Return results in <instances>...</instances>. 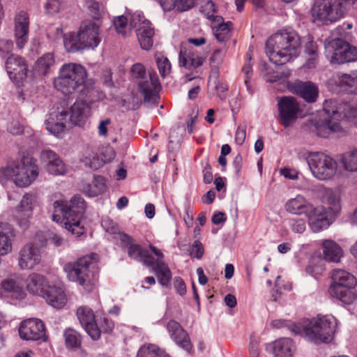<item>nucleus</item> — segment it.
I'll list each match as a JSON object with an SVG mask.
<instances>
[{"label": "nucleus", "instance_id": "72a5a7b5", "mask_svg": "<svg viewBox=\"0 0 357 357\" xmlns=\"http://www.w3.org/2000/svg\"><path fill=\"white\" fill-rule=\"evenodd\" d=\"M66 112L50 114L45 121L46 129L51 134H61L66 130Z\"/></svg>", "mask_w": 357, "mask_h": 357}, {"label": "nucleus", "instance_id": "774afa93", "mask_svg": "<svg viewBox=\"0 0 357 357\" xmlns=\"http://www.w3.org/2000/svg\"><path fill=\"white\" fill-rule=\"evenodd\" d=\"M8 322L5 316L0 312V347L4 344L5 335L4 328L7 326Z\"/></svg>", "mask_w": 357, "mask_h": 357}, {"label": "nucleus", "instance_id": "6e6d98bb", "mask_svg": "<svg viewBox=\"0 0 357 357\" xmlns=\"http://www.w3.org/2000/svg\"><path fill=\"white\" fill-rule=\"evenodd\" d=\"M204 252V249L202 243L199 240L195 241L190 250V257L192 258L200 259L202 258Z\"/></svg>", "mask_w": 357, "mask_h": 357}, {"label": "nucleus", "instance_id": "423d86ee", "mask_svg": "<svg viewBox=\"0 0 357 357\" xmlns=\"http://www.w3.org/2000/svg\"><path fill=\"white\" fill-rule=\"evenodd\" d=\"M101 42L100 24L93 21L83 22L78 31L63 35V44L67 52H76L95 49Z\"/></svg>", "mask_w": 357, "mask_h": 357}, {"label": "nucleus", "instance_id": "de8ad7c7", "mask_svg": "<svg viewBox=\"0 0 357 357\" xmlns=\"http://www.w3.org/2000/svg\"><path fill=\"white\" fill-rule=\"evenodd\" d=\"M98 329L100 331V337L101 333H109L114 328V321L108 317L105 314L100 316L97 315Z\"/></svg>", "mask_w": 357, "mask_h": 357}, {"label": "nucleus", "instance_id": "5fc2aeb1", "mask_svg": "<svg viewBox=\"0 0 357 357\" xmlns=\"http://www.w3.org/2000/svg\"><path fill=\"white\" fill-rule=\"evenodd\" d=\"M15 165H8L0 169V183L6 182L12 178L15 181Z\"/></svg>", "mask_w": 357, "mask_h": 357}, {"label": "nucleus", "instance_id": "6e6552de", "mask_svg": "<svg viewBox=\"0 0 357 357\" xmlns=\"http://www.w3.org/2000/svg\"><path fill=\"white\" fill-rule=\"evenodd\" d=\"M357 280L351 273L342 270H334L332 274V283L329 288L331 296L342 303L351 305L357 301V294L354 291Z\"/></svg>", "mask_w": 357, "mask_h": 357}, {"label": "nucleus", "instance_id": "c756f323", "mask_svg": "<svg viewBox=\"0 0 357 357\" xmlns=\"http://www.w3.org/2000/svg\"><path fill=\"white\" fill-rule=\"evenodd\" d=\"M307 217L311 230L315 233L326 229L331 225L327 213L321 207L313 206V210L307 214Z\"/></svg>", "mask_w": 357, "mask_h": 357}, {"label": "nucleus", "instance_id": "2f4dec72", "mask_svg": "<svg viewBox=\"0 0 357 357\" xmlns=\"http://www.w3.org/2000/svg\"><path fill=\"white\" fill-rule=\"evenodd\" d=\"M313 206L303 196L299 195L289 199L285 204L287 212L295 215L304 214L306 216L313 210Z\"/></svg>", "mask_w": 357, "mask_h": 357}, {"label": "nucleus", "instance_id": "f257e3e1", "mask_svg": "<svg viewBox=\"0 0 357 357\" xmlns=\"http://www.w3.org/2000/svg\"><path fill=\"white\" fill-rule=\"evenodd\" d=\"M86 78L87 73L84 66L79 63H68L60 68L53 83L54 88L65 96L79 91L82 98L95 102L101 99L103 95L96 87L94 82Z\"/></svg>", "mask_w": 357, "mask_h": 357}, {"label": "nucleus", "instance_id": "9d476101", "mask_svg": "<svg viewBox=\"0 0 357 357\" xmlns=\"http://www.w3.org/2000/svg\"><path fill=\"white\" fill-rule=\"evenodd\" d=\"M325 55L333 64H342L357 60V48L341 38H333L325 42Z\"/></svg>", "mask_w": 357, "mask_h": 357}, {"label": "nucleus", "instance_id": "a18cd8bd", "mask_svg": "<svg viewBox=\"0 0 357 357\" xmlns=\"http://www.w3.org/2000/svg\"><path fill=\"white\" fill-rule=\"evenodd\" d=\"M36 202V197L30 193H26L22 197L19 208L20 213H25L28 215H32L34 204Z\"/></svg>", "mask_w": 357, "mask_h": 357}, {"label": "nucleus", "instance_id": "bf43d9fd", "mask_svg": "<svg viewBox=\"0 0 357 357\" xmlns=\"http://www.w3.org/2000/svg\"><path fill=\"white\" fill-rule=\"evenodd\" d=\"M174 287L176 292L181 296H183L186 294L185 283L180 276H176L174 278Z\"/></svg>", "mask_w": 357, "mask_h": 357}, {"label": "nucleus", "instance_id": "a878e982", "mask_svg": "<svg viewBox=\"0 0 357 357\" xmlns=\"http://www.w3.org/2000/svg\"><path fill=\"white\" fill-rule=\"evenodd\" d=\"M319 192L323 204L328 206V209L333 215L338 214L342 208L341 192L336 188H325L323 185L319 187Z\"/></svg>", "mask_w": 357, "mask_h": 357}, {"label": "nucleus", "instance_id": "c03bdc74", "mask_svg": "<svg viewBox=\"0 0 357 357\" xmlns=\"http://www.w3.org/2000/svg\"><path fill=\"white\" fill-rule=\"evenodd\" d=\"M66 345L68 348L77 349L81 346L82 338L80 334L73 328H68L63 334Z\"/></svg>", "mask_w": 357, "mask_h": 357}, {"label": "nucleus", "instance_id": "c9c22d12", "mask_svg": "<svg viewBox=\"0 0 357 357\" xmlns=\"http://www.w3.org/2000/svg\"><path fill=\"white\" fill-rule=\"evenodd\" d=\"M165 12L188 11L195 6L196 0H156Z\"/></svg>", "mask_w": 357, "mask_h": 357}, {"label": "nucleus", "instance_id": "20e7f679", "mask_svg": "<svg viewBox=\"0 0 357 357\" xmlns=\"http://www.w3.org/2000/svg\"><path fill=\"white\" fill-rule=\"evenodd\" d=\"M86 208V204L80 195H75L68 202L64 200H56L53 203L52 218L54 222L63 224L65 228L77 237L81 236L84 228L80 225V221Z\"/></svg>", "mask_w": 357, "mask_h": 357}, {"label": "nucleus", "instance_id": "39448f33", "mask_svg": "<svg viewBox=\"0 0 357 357\" xmlns=\"http://www.w3.org/2000/svg\"><path fill=\"white\" fill-rule=\"evenodd\" d=\"M343 112L344 119L336 121L340 116V111L336 108V102L332 100H326L322 112L310 117V127L320 131L346 132L348 120L357 118V102L354 105L344 106Z\"/></svg>", "mask_w": 357, "mask_h": 357}, {"label": "nucleus", "instance_id": "f3484780", "mask_svg": "<svg viewBox=\"0 0 357 357\" xmlns=\"http://www.w3.org/2000/svg\"><path fill=\"white\" fill-rule=\"evenodd\" d=\"M166 328L170 338L179 348L184 350L189 355L194 353L193 345L191 343L188 333L178 321L170 320L167 322Z\"/></svg>", "mask_w": 357, "mask_h": 357}, {"label": "nucleus", "instance_id": "f03ea898", "mask_svg": "<svg viewBox=\"0 0 357 357\" xmlns=\"http://www.w3.org/2000/svg\"><path fill=\"white\" fill-rule=\"evenodd\" d=\"M271 326L275 328L288 327L295 335H299L314 344L330 342L336 332L337 319L331 314L317 315L312 319H303L298 322L289 323L287 320L274 319Z\"/></svg>", "mask_w": 357, "mask_h": 357}, {"label": "nucleus", "instance_id": "1a4fd4ad", "mask_svg": "<svg viewBox=\"0 0 357 357\" xmlns=\"http://www.w3.org/2000/svg\"><path fill=\"white\" fill-rule=\"evenodd\" d=\"M306 160L312 175L318 180H330L337 172V162L324 153L311 152L307 156Z\"/></svg>", "mask_w": 357, "mask_h": 357}, {"label": "nucleus", "instance_id": "412c9836", "mask_svg": "<svg viewBox=\"0 0 357 357\" xmlns=\"http://www.w3.org/2000/svg\"><path fill=\"white\" fill-rule=\"evenodd\" d=\"M77 317L82 328L93 340L100 339L98 329L97 316L92 309L87 306H81L77 310Z\"/></svg>", "mask_w": 357, "mask_h": 357}, {"label": "nucleus", "instance_id": "e433bc0d", "mask_svg": "<svg viewBox=\"0 0 357 357\" xmlns=\"http://www.w3.org/2000/svg\"><path fill=\"white\" fill-rule=\"evenodd\" d=\"M138 41L142 49L149 50L153 44L154 29L150 22H144L143 26L136 30Z\"/></svg>", "mask_w": 357, "mask_h": 357}, {"label": "nucleus", "instance_id": "f704fd0d", "mask_svg": "<svg viewBox=\"0 0 357 357\" xmlns=\"http://www.w3.org/2000/svg\"><path fill=\"white\" fill-rule=\"evenodd\" d=\"M152 267L159 284L164 287L169 289L171 287L172 274L167 264L162 260L154 259L153 266Z\"/></svg>", "mask_w": 357, "mask_h": 357}, {"label": "nucleus", "instance_id": "3c124183", "mask_svg": "<svg viewBox=\"0 0 357 357\" xmlns=\"http://www.w3.org/2000/svg\"><path fill=\"white\" fill-rule=\"evenodd\" d=\"M287 224L291 230L296 234H303L306 229L305 220L300 218L287 219Z\"/></svg>", "mask_w": 357, "mask_h": 357}, {"label": "nucleus", "instance_id": "aec40b11", "mask_svg": "<svg viewBox=\"0 0 357 357\" xmlns=\"http://www.w3.org/2000/svg\"><path fill=\"white\" fill-rule=\"evenodd\" d=\"M115 157L116 153L112 146H101L93 155H85L83 162L93 170H98L105 164L110 163Z\"/></svg>", "mask_w": 357, "mask_h": 357}, {"label": "nucleus", "instance_id": "680f3d73", "mask_svg": "<svg viewBox=\"0 0 357 357\" xmlns=\"http://www.w3.org/2000/svg\"><path fill=\"white\" fill-rule=\"evenodd\" d=\"M31 217L32 215H28L25 213L19 212L18 215L16 217L17 224L22 229L26 230L29 227V220Z\"/></svg>", "mask_w": 357, "mask_h": 357}, {"label": "nucleus", "instance_id": "864d4df0", "mask_svg": "<svg viewBox=\"0 0 357 357\" xmlns=\"http://www.w3.org/2000/svg\"><path fill=\"white\" fill-rule=\"evenodd\" d=\"M129 24L131 27L143 26L144 22H149L144 18L143 13L140 11H136L129 15Z\"/></svg>", "mask_w": 357, "mask_h": 357}, {"label": "nucleus", "instance_id": "6ab92c4d", "mask_svg": "<svg viewBox=\"0 0 357 357\" xmlns=\"http://www.w3.org/2000/svg\"><path fill=\"white\" fill-rule=\"evenodd\" d=\"M287 88L290 92L300 96L309 103L316 102L319 96L318 86L310 81L303 82L297 79L288 82Z\"/></svg>", "mask_w": 357, "mask_h": 357}, {"label": "nucleus", "instance_id": "603ef678", "mask_svg": "<svg viewBox=\"0 0 357 357\" xmlns=\"http://www.w3.org/2000/svg\"><path fill=\"white\" fill-rule=\"evenodd\" d=\"M101 226L106 232L111 234H118L119 238L120 234L123 233L120 231L118 225L109 218L102 219Z\"/></svg>", "mask_w": 357, "mask_h": 357}, {"label": "nucleus", "instance_id": "bb28decb", "mask_svg": "<svg viewBox=\"0 0 357 357\" xmlns=\"http://www.w3.org/2000/svg\"><path fill=\"white\" fill-rule=\"evenodd\" d=\"M40 159L50 174L56 176L66 174V165L54 151L52 150L43 151L40 154Z\"/></svg>", "mask_w": 357, "mask_h": 357}, {"label": "nucleus", "instance_id": "0e129e2a", "mask_svg": "<svg viewBox=\"0 0 357 357\" xmlns=\"http://www.w3.org/2000/svg\"><path fill=\"white\" fill-rule=\"evenodd\" d=\"M182 141V135H169V139L167 145L169 152H173L177 147L179 146Z\"/></svg>", "mask_w": 357, "mask_h": 357}, {"label": "nucleus", "instance_id": "49530a36", "mask_svg": "<svg viewBox=\"0 0 357 357\" xmlns=\"http://www.w3.org/2000/svg\"><path fill=\"white\" fill-rule=\"evenodd\" d=\"M232 23L227 22L219 24L215 29V36L219 42H225L230 38Z\"/></svg>", "mask_w": 357, "mask_h": 357}, {"label": "nucleus", "instance_id": "e2e57ef3", "mask_svg": "<svg viewBox=\"0 0 357 357\" xmlns=\"http://www.w3.org/2000/svg\"><path fill=\"white\" fill-rule=\"evenodd\" d=\"M130 72L133 77L143 79L146 74V69L143 64L137 63L132 65Z\"/></svg>", "mask_w": 357, "mask_h": 357}, {"label": "nucleus", "instance_id": "8fccbe9b", "mask_svg": "<svg viewBox=\"0 0 357 357\" xmlns=\"http://www.w3.org/2000/svg\"><path fill=\"white\" fill-rule=\"evenodd\" d=\"M155 59L160 75L163 77L169 74L171 71V63L167 57L161 54H156Z\"/></svg>", "mask_w": 357, "mask_h": 357}, {"label": "nucleus", "instance_id": "09e8293b", "mask_svg": "<svg viewBox=\"0 0 357 357\" xmlns=\"http://www.w3.org/2000/svg\"><path fill=\"white\" fill-rule=\"evenodd\" d=\"M43 7L46 14L54 15L63 9V0H46Z\"/></svg>", "mask_w": 357, "mask_h": 357}, {"label": "nucleus", "instance_id": "4468645a", "mask_svg": "<svg viewBox=\"0 0 357 357\" xmlns=\"http://www.w3.org/2000/svg\"><path fill=\"white\" fill-rule=\"evenodd\" d=\"M277 105L281 122L285 127L293 124L301 116L300 105L294 97L283 96L278 100Z\"/></svg>", "mask_w": 357, "mask_h": 357}, {"label": "nucleus", "instance_id": "338daca9", "mask_svg": "<svg viewBox=\"0 0 357 357\" xmlns=\"http://www.w3.org/2000/svg\"><path fill=\"white\" fill-rule=\"evenodd\" d=\"M290 75V72L288 70L287 72L282 73V74H280L278 73H275L273 75L269 74L266 75V80L269 82H275L280 81L283 77L287 78Z\"/></svg>", "mask_w": 357, "mask_h": 357}, {"label": "nucleus", "instance_id": "37998d69", "mask_svg": "<svg viewBox=\"0 0 357 357\" xmlns=\"http://www.w3.org/2000/svg\"><path fill=\"white\" fill-rule=\"evenodd\" d=\"M208 86L209 90L215 93L220 99L223 100L226 98L228 86L225 82L219 80L218 75L216 73L210 75Z\"/></svg>", "mask_w": 357, "mask_h": 357}, {"label": "nucleus", "instance_id": "ddd939ff", "mask_svg": "<svg viewBox=\"0 0 357 357\" xmlns=\"http://www.w3.org/2000/svg\"><path fill=\"white\" fill-rule=\"evenodd\" d=\"M328 87L335 93L357 94V70L336 73L328 80Z\"/></svg>", "mask_w": 357, "mask_h": 357}, {"label": "nucleus", "instance_id": "ea45409f", "mask_svg": "<svg viewBox=\"0 0 357 357\" xmlns=\"http://www.w3.org/2000/svg\"><path fill=\"white\" fill-rule=\"evenodd\" d=\"M56 63L53 53H45L39 57L35 63L34 70L39 75L45 76L50 73Z\"/></svg>", "mask_w": 357, "mask_h": 357}, {"label": "nucleus", "instance_id": "a211bd4d", "mask_svg": "<svg viewBox=\"0 0 357 357\" xmlns=\"http://www.w3.org/2000/svg\"><path fill=\"white\" fill-rule=\"evenodd\" d=\"M5 67L13 82L19 84L27 77L28 65L26 60L19 55L11 54L6 60Z\"/></svg>", "mask_w": 357, "mask_h": 357}, {"label": "nucleus", "instance_id": "79ce46f5", "mask_svg": "<svg viewBox=\"0 0 357 357\" xmlns=\"http://www.w3.org/2000/svg\"><path fill=\"white\" fill-rule=\"evenodd\" d=\"M339 161L345 171L357 172V149L341 154Z\"/></svg>", "mask_w": 357, "mask_h": 357}, {"label": "nucleus", "instance_id": "4be33fe9", "mask_svg": "<svg viewBox=\"0 0 357 357\" xmlns=\"http://www.w3.org/2000/svg\"><path fill=\"white\" fill-rule=\"evenodd\" d=\"M14 38L17 47L22 49L29 40V16L24 10L18 12L14 18Z\"/></svg>", "mask_w": 357, "mask_h": 357}, {"label": "nucleus", "instance_id": "0eeeda50", "mask_svg": "<svg viewBox=\"0 0 357 357\" xmlns=\"http://www.w3.org/2000/svg\"><path fill=\"white\" fill-rule=\"evenodd\" d=\"M96 254L86 255L75 261L67 262L63 266V271L69 281L75 282L87 293L93 289L92 268L96 261Z\"/></svg>", "mask_w": 357, "mask_h": 357}, {"label": "nucleus", "instance_id": "7ed1b4c3", "mask_svg": "<svg viewBox=\"0 0 357 357\" xmlns=\"http://www.w3.org/2000/svg\"><path fill=\"white\" fill-rule=\"evenodd\" d=\"M301 41L297 33L291 28L281 29L268 38L266 52L270 61L284 65L298 56Z\"/></svg>", "mask_w": 357, "mask_h": 357}, {"label": "nucleus", "instance_id": "4d7b16f0", "mask_svg": "<svg viewBox=\"0 0 357 357\" xmlns=\"http://www.w3.org/2000/svg\"><path fill=\"white\" fill-rule=\"evenodd\" d=\"M157 346L153 344L144 345L138 350L136 357H156Z\"/></svg>", "mask_w": 357, "mask_h": 357}, {"label": "nucleus", "instance_id": "58836bf2", "mask_svg": "<svg viewBox=\"0 0 357 357\" xmlns=\"http://www.w3.org/2000/svg\"><path fill=\"white\" fill-rule=\"evenodd\" d=\"M3 286L6 298H10L12 300H22L26 296V292L23 287L12 278L3 280Z\"/></svg>", "mask_w": 357, "mask_h": 357}, {"label": "nucleus", "instance_id": "393cba45", "mask_svg": "<svg viewBox=\"0 0 357 357\" xmlns=\"http://www.w3.org/2000/svg\"><path fill=\"white\" fill-rule=\"evenodd\" d=\"M18 260L22 269L33 268L40 262V250L31 243L26 244L21 248Z\"/></svg>", "mask_w": 357, "mask_h": 357}, {"label": "nucleus", "instance_id": "b1692460", "mask_svg": "<svg viewBox=\"0 0 357 357\" xmlns=\"http://www.w3.org/2000/svg\"><path fill=\"white\" fill-rule=\"evenodd\" d=\"M86 100L77 99L69 109L70 121L74 126L83 127L91 115V104L86 98Z\"/></svg>", "mask_w": 357, "mask_h": 357}, {"label": "nucleus", "instance_id": "9b49d317", "mask_svg": "<svg viewBox=\"0 0 357 357\" xmlns=\"http://www.w3.org/2000/svg\"><path fill=\"white\" fill-rule=\"evenodd\" d=\"M346 12L347 8L340 0H314L311 8L313 18L326 24L338 21Z\"/></svg>", "mask_w": 357, "mask_h": 357}, {"label": "nucleus", "instance_id": "c85d7f7f", "mask_svg": "<svg viewBox=\"0 0 357 357\" xmlns=\"http://www.w3.org/2000/svg\"><path fill=\"white\" fill-rule=\"evenodd\" d=\"M294 342L290 338L281 337L266 344V350L274 357H292Z\"/></svg>", "mask_w": 357, "mask_h": 357}, {"label": "nucleus", "instance_id": "cd10ccee", "mask_svg": "<svg viewBox=\"0 0 357 357\" xmlns=\"http://www.w3.org/2000/svg\"><path fill=\"white\" fill-rule=\"evenodd\" d=\"M138 86L144 101L151 102L157 99L160 84L155 73H150L149 77L141 79Z\"/></svg>", "mask_w": 357, "mask_h": 357}, {"label": "nucleus", "instance_id": "13d9d810", "mask_svg": "<svg viewBox=\"0 0 357 357\" xmlns=\"http://www.w3.org/2000/svg\"><path fill=\"white\" fill-rule=\"evenodd\" d=\"M128 22V17H126L124 15L119 16L114 19V24L116 28V30L119 33H121L122 35L126 34V29L127 26Z\"/></svg>", "mask_w": 357, "mask_h": 357}, {"label": "nucleus", "instance_id": "a19ab883", "mask_svg": "<svg viewBox=\"0 0 357 357\" xmlns=\"http://www.w3.org/2000/svg\"><path fill=\"white\" fill-rule=\"evenodd\" d=\"M15 236V230L10 227L0 231V255H6L12 251V242Z\"/></svg>", "mask_w": 357, "mask_h": 357}, {"label": "nucleus", "instance_id": "7c9ffc66", "mask_svg": "<svg viewBox=\"0 0 357 357\" xmlns=\"http://www.w3.org/2000/svg\"><path fill=\"white\" fill-rule=\"evenodd\" d=\"M46 302L51 306L56 309L63 308L67 303V297L63 288L55 285H49L46 287L44 291V295H42Z\"/></svg>", "mask_w": 357, "mask_h": 357}, {"label": "nucleus", "instance_id": "4c0bfd02", "mask_svg": "<svg viewBox=\"0 0 357 357\" xmlns=\"http://www.w3.org/2000/svg\"><path fill=\"white\" fill-rule=\"evenodd\" d=\"M321 246L324 259L326 261L332 262L340 261L342 256V250L341 247L334 241L326 239L322 241Z\"/></svg>", "mask_w": 357, "mask_h": 357}, {"label": "nucleus", "instance_id": "2eb2a0df", "mask_svg": "<svg viewBox=\"0 0 357 357\" xmlns=\"http://www.w3.org/2000/svg\"><path fill=\"white\" fill-rule=\"evenodd\" d=\"M18 331L20 338L26 341L45 342L47 339L45 324L39 319L31 318L23 321Z\"/></svg>", "mask_w": 357, "mask_h": 357}, {"label": "nucleus", "instance_id": "473e14b6", "mask_svg": "<svg viewBox=\"0 0 357 357\" xmlns=\"http://www.w3.org/2000/svg\"><path fill=\"white\" fill-rule=\"evenodd\" d=\"M26 283L27 291L30 294L38 296L44 295V291L49 285L46 278L36 273L30 274L26 278Z\"/></svg>", "mask_w": 357, "mask_h": 357}, {"label": "nucleus", "instance_id": "69168bd1", "mask_svg": "<svg viewBox=\"0 0 357 357\" xmlns=\"http://www.w3.org/2000/svg\"><path fill=\"white\" fill-rule=\"evenodd\" d=\"M13 49V43L11 40L1 39L0 40V52L3 54H8L12 52Z\"/></svg>", "mask_w": 357, "mask_h": 357}, {"label": "nucleus", "instance_id": "dca6fc26", "mask_svg": "<svg viewBox=\"0 0 357 357\" xmlns=\"http://www.w3.org/2000/svg\"><path fill=\"white\" fill-rule=\"evenodd\" d=\"M120 240L122 243L128 245V257L138 262L142 263L146 266H153L154 257L151 256L149 250L144 249L139 244L134 243V239L126 233L120 234Z\"/></svg>", "mask_w": 357, "mask_h": 357}, {"label": "nucleus", "instance_id": "5701e85b", "mask_svg": "<svg viewBox=\"0 0 357 357\" xmlns=\"http://www.w3.org/2000/svg\"><path fill=\"white\" fill-rule=\"evenodd\" d=\"M205 60L193 47L187 44L181 43L178 55L179 66L188 70L197 68L201 66Z\"/></svg>", "mask_w": 357, "mask_h": 357}, {"label": "nucleus", "instance_id": "052dcab7", "mask_svg": "<svg viewBox=\"0 0 357 357\" xmlns=\"http://www.w3.org/2000/svg\"><path fill=\"white\" fill-rule=\"evenodd\" d=\"M94 188H96L100 194L103 193L106 189V180L104 176L100 175H95L93 181Z\"/></svg>", "mask_w": 357, "mask_h": 357}, {"label": "nucleus", "instance_id": "f8f14e48", "mask_svg": "<svg viewBox=\"0 0 357 357\" xmlns=\"http://www.w3.org/2000/svg\"><path fill=\"white\" fill-rule=\"evenodd\" d=\"M15 183L20 188L27 187L38 176L39 169L36 160L24 157L20 165H15Z\"/></svg>", "mask_w": 357, "mask_h": 357}]
</instances>
